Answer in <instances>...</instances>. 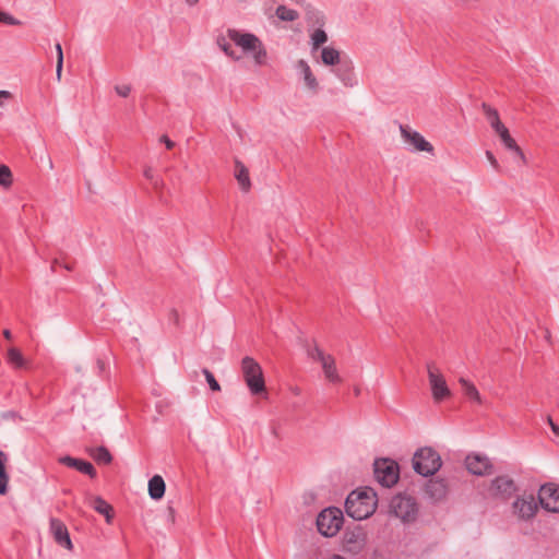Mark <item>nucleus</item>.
Listing matches in <instances>:
<instances>
[{"label":"nucleus","mask_w":559,"mask_h":559,"mask_svg":"<svg viewBox=\"0 0 559 559\" xmlns=\"http://www.w3.org/2000/svg\"><path fill=\"white\" fill-rule=\"evenodd\" d=\"M116 93L121 97H128L131 93V85L129 84H121L115 86Z\"/></svg>","instance_id":"37"},{"label":"nucleus","mask_w":559,"mask_h":559,"mask_svg":"<svg viewBox=\"0 0 559 559\" xmlns=\"http://www.w3.org/2000/svg\"><path fill=\"white\" fill-rule=\"evenodd\" d=\"M57 58L63 59L62 47L60 43L56 44Z\"/></svg>","instance_id":"43"},{"label":"nucleus","mask_w":559,"mask_h":559,"mask_svg":"<svg viewBox=\"0 0 559 559\" xmlns=\"http://www.w3.org/2000/svg\"><path fill=\"white\" fill-rule=\"evenodd\" d=\"M548 423H549V425H550V428H551L552 432H554L555 435L559 436V426H558V425H556V424L552 421V419H551V418H548Z\"/></svg>","instance_id":"41"},{"label":"nucleus","mask_w":559,"mask_h":559,"mask_svg":"<svg viewBox=\"0 0 559 559\" xmlns=\"http://www.w3.org/2000/svg\"><path fill=\"white\" fill-rule=\"evenodd\" d=\"M8 455L0 450V495H5L8 491L9 475L5 471Z\"/></svg>","instance_id":"25"},{"label":"nucleus","mask_w":559,"mask_h":559,"mask_svg":"<svg viewBox=\"0 0 559 559\" xmlns=\"http://www.w3.org/2000/svg\"><path fill=\"white\" fill-rule=\"evenodd\" d=\"M326 33L321 28H317L311 35L312 51L317 50L321 45L326 43Z\"/></svg>","instance_id":"33"},{"label":"nucleus","mask_w":559,"mask_h":559,"mask_svg":"<svg viewBox=\"0 0 559 559\" xmlns=\"http://www.w3.org/2000/svg\"><path fill=\"white\" fill-rule=\"evenodd\" d=\"M374 477L383 487L390 488L399 480V465L389 459H380L374 462Z\"/></svg>","instance_id":"7"},{"label":"nucleus","mask_w":559,"mask_h":559,"mask_svg":"<svg viewBox=\"0 0 559 559\" xmlns=\"http://www.w3.org/2000/svg\"><path fill=\"white\" fill-rule=\"evenodd\" d=\"M309 357L321 364L324 377L331 383H341L342 378L340 377L336 368L335 359L332 355L324 353L318 346L308 350Z\"/></svg>","instance_id":"8"},{"label":"nucleus","mask_w":559,"mask_h":559,"mask_svg":"<svg viewBox=\"0 0 559 559\" xmlns=\"http://www.w3.org/2000/svg\"><path fill=\"white\" fill-rule=\"evenodd\" d=\"M377 493L370 487L352 491L345 501V510L348 516L361 521L370 515L377 509Z\"/></svg>","instance_id":"1"},{"label":"nucleus","mask_w":559,"mask_h":559,"mask_svg":"<svg viewBox=\"0 0 559 559\" xmlns=\"http://www.w3.org/2000/svg\"><path fill=\"white\" fill-rule=\"evenodd\" d=\"M62 266L68 271H72V266L69 264H62Z\"/></svg>","instance_id":"47"},{"label":"nucleus","mask_w":559,"mask_h":559,"mask_svg":"<svg viewBox=\"0 0 559 559\" xmlns=\"http://www.w3.org/2000/svg\"><path fill=\"white\" fill-rule=\"evenodd\" d=\"M538 501L543 509L549 512H559V485L549 483L539 488Z\"/></svg>","instance_id":"10"},{"label":"nucleus","mask_w":559,"mask_h":559,"mask_svg":"<svg viewBox=\"0 0 559 559\" xmlns=\"http://www.w3.org/2000/svg\"><path fill=\"white\" fill-rule=\"evenodd\" d=\"M59 462L68 467L75 468L76 471L90 476L91 478L96 477L95 467L87 461L66 455L60 457Z\"/></svg>","instance_id":"18"},{"label":"nucleus","mask_w":559,"mask_h":559,"mask_svg":"<svg viewBox=\"0 0 559 559\" xmlns=\"http://www.w3.org/2000/svg\"><path fill=\"white\" fill-rule=\"evenodd\" d=\"M144 177L151 182L155 190H159L164 187L163 179L155 175L152 167H146L143 173Z\"/></svg>","instance_id":"31"},{"label":"nucleus","mask_w":559,"mask_h":559,"mask_svg":"<svg viewBox=\"0 0 559 559\" xmlns=\"http://www.w3.org/2000/svg\"><path fill=\"white\" fill-rule=\"evenodd\" d=\"M93 508L99 514L105 515L107 523H110L112 518V508L109 503H107L103 498L96 497L93 501Z\"/></svg>","instance_id":"27"},{"label":"nucleus","mask_w":559,"mask_h":559,"mask_svg":"<svg viewBox=\"0 0 559 559\" xmlns=\"http://www.w3.org/2000/svg\"><path fill=\"white\" fill-rule=\"evenodd\" d=\"M459 382L462 386V391H463L464 395L467 399H469L471 401L476 402L478 404L481 403L480 394H479L478 390L476 389V386L471 381H468L464 378H461Z\"/></svg>","instance_id":"24"},{"label":"nucleus","mask_w":559,"mask_h":559,"mask_svg":"<svg viewBox=\"0 0 559 559\" xmlns=\"http://www.w3.org/2000/svg\"><path fill=\"white\" fill-rule=\"evenodd\" d=\"M402 138L406 143L412 145L416 151L432 152L433 146L425 140V138L417 131L412 130L407 126H400Z\"/></svg>","instance_id":"14"},{"label":"nucleus","mask_w":559,"mask_h":559,"mask_svg":"<svg viewBox=\"0 0 559 559\" xmlns=\"http://www.w3.org/2000/svg\"><path fill=\"white\" fill-rule=\"evenodd\" d=\"M442 465L439 453L432 448L425 447L417 450L413 457V467L421 476H431L437 473Z\"/></svg>","instance_id":"4"},{"label":"nucleus","mask_w":559,"mask_h":559,"mask_svg":"<svg viewBox=\"0 0 559 559\" xmlns=\"http://www.w3.org/2000/svg\"><path fill=\"white\" fill-rule=\"evenodd\" d=\"M3 336H4L7 340H11V337H12L11 331H10V330H4V331H3Z\"/></svg>","instance_id":"44"},{"label":"nucleus","mask_w":559,"mask_h":559,"mask_svg":"<svg viewBox=\"0 0 559 559\" xmlns=\"http://www.w3.org/2000/svg\"><path fill=\"white\" fill-rule=\"evenodd\" d=\"M513 513L523 521L532 520L537 510L538 506L533 495L518 497L512 503Z\"/></svg>","instance_id":"12"},{"label":"nucleus","mask_w":559,"mask_h":559,"mask_svg":"<svg viewBox=\"0 0 559 559\" xmlns=\"http://www.w3.org/2000/svg\"><path fill=\"white\" fill-rule=\"evenodd\" d=\"M332 71L345 86L353 87L357 84V80L354 74V67L350 60L344 59Z\"/></svg>","instance_id":"17"},{"label":"nucleus","mask_w":559,"mask_h":559,"mask_svg":"<svg viewBox=\"0 0 559 559\" xmlns=\"http://www.w3.org/2000/svg\"><path fill=\"white\" fill-rule=\"evenodd\" d=\"M516 491V485L509 476H498L491 480L488 492L492 498L508 500Z\"/></svg>","instance_id":"11"},{"label":"nucleus","mask_w":559,"mask_h":559,"mask_svg":"<svg viewBox=\"0 0 559 559\" xmlns=\"http://www.w3.org/2000/svg\"><path fill=\"white\" fill-rule=\"evenodd\" d=\"M426 492L433 500H441L448 492V485L443 479H430L426 486Z\"/></svg>","instance_id":"19"},{"label":"nucleus","mask_w":559,"mask_h":559,"mask_svg":"<svg viewBox=\"0 0 559 559\" xmlns=\"http://www.w3.org/2000/svg\"><path fill=\"white\" fill-rule=\"evenodd\" d=\"M57 264H59V261H58V260H55V261L52 262V265H51V270H52V271L55 270V266H56Z\"/></svg>","instance_id":"48"},{"label":"nucleus","mask_w":559,"mask_h":559,"mask_svg":"<svg viewBox=\"0 0 559 559\" xmlns=\"http://www.w3.org/2000/svg\"><path fill=\"white\" fill-rule=\"evenodd\" d=\"M235 177L243 191H249L251 187L249 171L247 167L239 160L235 163Z\"/></svg>","instance_id":"22"},{"label":"nucleus","mask_w":559,"mask_h":559,"mask_svg":"<svg viewBox=\"0 0 559 559\" xmlns=\"http://www.w3.org/2000/svg\"><path fill=\"white\" fill-rule=\"evenodd\" d=\"M2 98H4V99L11 98V93L8 91H0V106H2Z\"/></svg>","instance_id":"42"},{"label":"nucleus","mask_w":559,"mask_h":559,"mask_svg":"<svg viewBox=\"0 0 559 559\" xmlns=\"http://www.w3.org/2000/svg\"><path fill=\"white\" fill-rule=\"evenodd\" d=\"M165 481L163 479L162 476L159 475H154L150 480H148V493H150V497L154 500H158L160 498H163V496L165 495Z\"/></svg>","instance_id":"21"},{"label":"nucleus","mask_w":559,"mask_h":559,"mask_svg":"<svg viewBox=\"0 0 559 559\" xmlns=\"http://www.w3.org/2000/svg\"><path fill=\"white\" fill-rule=\"evenodd\" d=\"M49 525L50 533L52 534L56 543L62 547H66L67 549H72L73 545L64 523L59 519L51 518Z\"/></svg>","instance_id":"15"},{"label":"nucleus","mask_w":559,"mask_h":559,"mask_svg":"<svg viewBox=\"0 0 559 559\" xmlns=\"http://www.w3.org/2000/svg\"><path fill=\"white\" fill-rule=\"evenodd\" d=\"M483 110H484V114H485L487 120L489 121L491 128L495 131L498 130L499 128L501 129L503 123L501 122V120L499 118L498 111L487 104H483Z\"/></svg>","instance_id":"28"},{"label":"nucleus","mask_w":559,"mask_h":559,"mask_svg":"<svg viewBox=\"0 0 559 559\" xmlns=\"http://www.w3.org/2000/svg\"><path fill=\"white\" fill-rule=\"evenodd\" d=\"M88 453L98 464H109L112 460L110 452L105 447L92 448Z\"/></svg>","instance_id":"26"},{"label":"nucleus","mask_w":559,"mask_h":559,"mask_svg":"<svg viewBox=\"0 0 559 559\" xmlns=\"http://www.w3.org/2000/svg\"><path fill=\"white\" fill-rule=\"evenodd\" d=\"M12 183V174L8 166L0 165V185L4 188L10 187Z\"/></svg>","instance_id":"34"},{"label":"nucleus","mask_w":559,"mask_h":559,"mask_svg":"<svg viewBox=\"0 0 559 559\" xmlns=\"http://www.w3.org/2000/svg\"><path fill=\"white\" fill-rule=\"evenodd\" d=\"M7 359L8 362L14 366L15 368H23L25 365V360L22 353L15 347L9 348Z\"/></svg>","instance_id":"29"},{"label":"nucleus","mask_w":559,"mask_h":559,"mask_svg":"<svg viewBox=\"0 0 559 559\" xmlns=\"http://www.w3.org/2000/svg\"><path fill=\"white\" fill-rule=\"evenodd\" d=\"M390 513L400 519L403 523H411L417 519L418 504L416 499L409 495L399 493L392 497Z\"/></svg>","instance_id":"5"},{"label":"nucleus","mask_w":559,"mask_h":559,"mask_svg":"<svg viewBox=\"0 0 559 559\" xmlns=\"http://www.w3.org/2000/svg\"><path fill=\"white\" fill-rule=\"evenodd\" d=\"M343 513L337 508H326L322 510L317 518L318 531L326 537H332L338 533L343 525Z\"/></svg>","instance_id":"6"},{"label":"nucleus","mask_w":559,"mask_h":559,"mask_svg":"<svg viewBox=\"0 0 559 559\" xmlns=\"http://www.w3.org/2000/svg\"><path fill=\"white\" fill-rule=\"evenodd\" d=\"M217 45L233 60L238 61L241 59V56L233 49L231 45L224 37L217 38Z\"/></svg>","instance_id":"32"},{"label":"nucleus","mask_w":559,"mask_h":559,"mask_svg":"<svg viewBox=\"0 0 559 559\" xmlns=\"http://www.w3.org/2000/svg\"><path fill=\"white\" fill-rule=\"evenodd\" d=\"M297 68L300 70L307 87L313 92H317L318 87H319V83H318L316 76L313 75L307 61L300 59L297 62Z\"/></svg>","instance_id":"20"},{"label":"nucleus","mask_w":559,"mask_h":559,"mask_svg":"<svg viewBox=\"0 0 559 559\" xmlns=\"http://www.w3.org/2000/svg\"><path fill=\"white\" fill-rule=\"evenodd\" d=\"M62 68H63V59L57 58L56 74H57L58 80L61 79Z\"/></svg>","instance_id":"39"},{"label":"nucleus","mask_w":559,"mask_h":559,"mask_svg":"<svg viewBox=\"0 0 559 559\" xmlns=\"http://www.w3.org/2000/svg\"><path fill=\"white\" fill-rule=\"evenodd\" d=\"M186 2H187L190 7H193V5H195V4L199 2V0H186Z\"/></svg>","instance_id":"45"},{"label":"nucleus","mask_w":559,"mask_h":559,"mask_svg":"<svg viewBox=\"0 0 559 559\" xmlns=\"http://www.w3.org/2000/svg\"><path fill=\"white\" fill-rule=\"evenodd\" d=\"M227 37L238 46L245 55L251 56L257 66L266 63L267 52L258 36L252 33H243L235 28H228Z\"/></svg>","instance_id":"2"},{"label":"nucleus","mask_w":559,"mask_h":559,"mask_svg":"<svg viewBox=\"0 0 559 559\" xmlns=\"http://www.w3.org/2000/svg\"><path fill=\"white\" fill-rule=\"evenodd\" d=\"M486 157L495 169H499V163L490 151L486 152Z\"/></svg>","instance_id":"38"},{"label":"nucleus","mask_w":559,"mask_h":559,"mask_svg":"<svg viewBox=\"0 0 559 559\" xmlns=\"http://www.w3.org/2000/svg\"><path fill=\"white\" fill-rule=\"evenodd\" d=\"M496 133L499 135L502 144L509 151H512L515 154V157L519 159L521 165L526 164V157L521 150V147L516 144L515 140L510 135L508 128L503 124L501 129L496 130Z\"/></svg>","instance_id":"16"},{"label":"nucleus","mask_w":559,"mask_h":559,"mask_svg":"<svg viewBox=\"0 0 559 559\" xmlns=\"http://www.w3.org/2000/svg\"><path fill=\"white\" fill-rule=\"evenodd\" d=\"M0 22L7 25H20L21 22L11 14L0 11Z\"/></svg>","instance_id":"36"},{"label":"nucleus","mask_w":559,"mask_h":559,"mask_svg":"<svg viewBox=\"0 0 559 559\" xmlns=\"http://www.w3.org/2000/svg\"><path fill=\"white\" fill-rule=\"evenodd\" d=\"M160 142L165 143L168 150H171L175 146V142L171 141L167 135H162Z\"/></svg>","instance_id":"40"},{"label":"nucleus","mask_w":559,"mask_h":559,"mask_svg":"<svg viewBox=\"0 0 559 559\" xmlns=\"http://www.w3.org/2000/svg\"><path fill=\"white\" fill-rule=\"evenodd\" d=\"M427 371L433 400L440 402L449 397L451 392L440 370L433 364H428Z\"/></svg>","instance_id":"9"},{"label":"nucleus","mask_w":559,"mask_h":559,"mask_svg":"<svg viewBox=\"0 0 559 559\" xmlns=\"http://www.w3.org/2000/svg\"><path fill=\"white\" fill-rule=\"evenodd\" d=\"M241 373L252 395L265 393V381L260 364L252 357L246 356L241 360Z\"/></svg>","instance_id":"3"},{"label":"nucleus","mask_w":559,"mask_h":559,"mask_svg":"<svg viewBox=\"0 0 559 559\" xmlns=\"http://www.w3.org/2000/svg\"><path fill=\"white\" fill-rule=\"evenodd\" d=\"M97 365H98V367H99V370L102 371V370H103V368H104V362H103L102 360H98V361H97Z\"/></svg>","instance_id":"46"},{"label":"nucleus","mask_w":559,"mask_h":559,"mask_svg":"<svg viewBox=\"0 0 559 559\" xmlns=\"http://www.w3.org/2000/svg\"><path fill=\"white\" fill-rule=\"evenodd\" d=\"M465 466L467 471L477 476H486L491 474L492 464L486 455L481 454H469L465 459Z\"/></svg>","instance_id":"13"},{"label":"nucleus","mask_w":559,"mask_h":559,"mask_svg":"<svg viewBox=\"0 0 559 559\" xmlns=\"http://www.w3.org/2000/svg\"><path fill=\"white\" fill-rule=\"evenodd\" d=\"M276 16L281 21L293 22L298 19L299 14L296 10L289 9L285 5H278L276 9Z\"/></svg>","instance_id":"30"},{"label":"nucleus","mask_w":559,"mask_h":559,"mask_svg":"<svg viewBox=\"0 0 559 559\" xmlns=\"http://www.w3.org/2000/svg\"><path fill=\"white\" fill-rule=\"evenodd\" d=\"M204 377H205V380L209 384V386L211 388L212 391H221V385L219 383L217 382V380L215 379L214 374L206 368H204L202 370Z\"/></svg>","instance_id":"35"},{"label":"nucleus","mask_w":559,"mask_h":559,"mask_svg":"<svg viewBox=\"0 0 559 559\" xmlns=\"http://www.w3.org/2000/svg\"><path fill=\"white\" fill-rule=\"evenodd\" d=\"M321 60L325 66L336 67L344 59H341L340 51L333 47H324L321 50Z\"/></svg>","instance_id":"23"}]
</instances>
